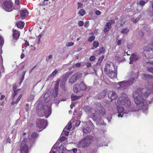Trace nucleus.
Returning <instances> with one entry per match:
<instances>
[{
  "label": "nucleus",
  "instance_id": "nucleus-27",
  "mask_svg": "<svg viewBox=\"0 0 153 153\" xmlns=\"http://www.w3.org/2000/svg\"><path fill=\"white\" fill-rule=\"evenodd\" d=\"M129 31V30L128 27L123 28L121 30V33L123 34H127Z\"/></svg>",
  "mask_w": 153,
  "mask_h": 153
},
{
  "label": "nucleus",
  "instance_id": "nucleus-20",
  "mask_svg": "<svg viewBox=\"0 0 153 153\" xmlns=\"http://www.w3.org/2000/svg\"><path fill=\"white\" fill-rule=\"evenodd\" d=\"M144 49L147 51H150L153 50V42H151L147 46L144 47Z\"/></svg>",
  "mask_w": 153,
  "mask_h": 153
},
{
  "label": "nucleus",
  "instance_id": "nucleus-10",
  "mask_svg": "<svg viewBox=\"0 0 153 153\" xmlns=\"http://www.w3.org/2000/svg\"><path fill=\"white\" fill-rule=\"evenodd\" d=\"M115 22L114 20H110L109 22L106 23L104 29L103 31L105 33L108 32L111 28L112 24H114Z\"/></svg>",
  "mask_w": 153,
  "mask_h": 153
},
{
  "label": "nucleus",
  "instance_id": "nucleus-31",
  "mask_svg": "<svg viewBox=\"0 0 153 153\" xmlns=\"http://www.w3.org/2000/svg\"><path fill=\"white\" fill-rule=\"evenodd\" d=\"M39 136V134L36 132H34L31 134L30 137L31 138H36Z\"/></svg>",
  "mask_w": 153,
  "mask_h": 153
},
{
  "label": "nucleus",
  "instance_id": "nucleus-35",
  "mask_svg": "<svg viewBox=\"0 0 153 153\" xmlns=\"http://www.w3.org/2000/svg\"><path fill=\"white\" fill-rule=\"evenodd\" d=\"M58 70L57 69L55 70L53 72L49 75L50 77H53L55 76V75L57 73Z\"/></svg>",
  "mask_w": 153,
  "mask_h": 153
},
{
  "label": "nucleus",
  "instance_id": "nucleus-45",
  "mask_svg": "<svg viewBox=\"0 0 153 153\" xmlns=\"http://www.w3.org/2000/svg\"><path fill=\"white\" fill-rule=\"evenodd\" d=\"M84 22L82 21H79L78 22V25L80 26H82L84 25Z\"/></svg>",
  "mask_w": 153,
  "mask_h": 153
},
{
  "label": "nucleus",
  "instance_id": "nucleus-49",
  "mask_svg": "<svg viewBox=\"0 0 153 153\" xmlns=\"http://www.w3.org/2000/svg\"><path fill=\"white\" fill-rule=\"evenodd\" d=\"M81 123V121L80 120H78L76 121V126H79Z\"/></svg>",
  "mask_w": 153,
  "mask_h": 153
},
{
  "label": "nucleus",
  "instance_id": "nucleus-29",
  "mask_svg": "<svg viewBox=\"0 0 153 153\" xmlns=\"http://www.w3.org/2000/svg\"><path fill=\"white\" fill-rule=\"evenodd\" d=\"M104 56H103L100 57L98 60V62L96 64L97 65L100 66L101 63L104 59Z\"/></svg>",
  "mask_w": 153,
  "mask_h": 153
},
{
  "label": "nucleus",
  "instance_id": "nucleus-57",
  "mask_svg": "<svg viewBox=\"0 0 153 153\" xmlns=\"http://www.w3.org/2000/svg\"><path fill=\"white\" fill-rule=\"evenodd\" d=\"M91 64L89 62H87L86 63V66L87 67H91Z\"/></svg>",
  "mask_w": 153,
  "mask_h": 153
},
{
  "label": "nucleus",
  "instance_id": "nucleus-13",
  "mask_svg": "<svg viewBox=\"0 0 153 153\" xmlns=\"http://www.w3.org/2000/svg\"><path fill=\"white\" fill-rule=\"evenodd\" d=\"M19 13L21 18L23 19H25L28 16V12L27 10L25 9L19 10Z\"/></svg>",
  "mask_w": 153,
  "mask_h": 153
},
{
  "label": "nucleus",
  "instance_id": "nucleus-26",
  "mask_svg": "<svg viewBox=\"0 0 153 153\" xmlns=\"http://www.w3.org/2000/svg\"><path fill=\"white\" fill-rule=\"evenodd\" d=\"M73 90L74 92L76 93H78L80 91L79 87V83H76L74 86Z\"/></svg>",
  "mask_w": 153,
  "mask_h": 153
},
{
  "label": "nucleus",
  "instance_id": "nucleus-32",
  "mask_svg": "<svg viewBox=\"0 0 153 153\" xmlns=\"http://www.w3.org/2000/svg\"><path fill=\"white\" fill-rule=\"evenodd\" d=\"M93 45L94 48H92V49H94V48L97 47L99 46V42L97 41H94L93 42Z\"/></svg>",
  "mask_w": 153,
  "mask_h": 153
},
{
  "label": "nucleus",
  "instance_id": "nucleus-9",
  "mask_svg": "<svg viewBox=\"0 0 153 153\" xmlns=\"http://www.w3.org/2000/svg\"><path fill=\"white\" fill-rule=\"evenodd\" d=\"M47 125L46 120L38 119L36 123V126L40 128H45Z\"/></svg>",
  "mask_w": 153,
  "mask_h": 153
},
{
  "label": "nucleus",
  "instance_id": "nucleus-47",
  "mask_svg": "<svg viewBox=\"0 0 153 153\" xmlns=\"http://www.w3.org/2000/svg\"><path fill=\"white\" fill-rule=\"evenodd\" d=\"M74 44V43L72 42H68V43L67 44V47L71 46H72Z\"/></svg>",
  "mask_w": 153,
  "mask_h": 153
},
{
  "label": "nucleus",
  "instance_id": "nucleus-61",
  "mask_svg": "<svg viewBox=\"0 0 153 153\" xmlns=\"http://www.w3.org/2000/svg\"><path fill=\"white\" fill-rule=\"evenodd\" d=\"M10 141H11L9 137H8V138H7V140L6 143H10Z\"/></svg>",
  "mask_w": 153,
  "mask_h": 153
},
{
  "label": "nucleus",
  "instance_id": "nucleus-42",
  "mask_svg": "<svg viewBox=\"0 0 153 153\" xmlns=\"http://www.w3.org/2000/svg\"><path fill=\"white\" fill-rule=\"evenodd\" d=\"M71 127H72V125H71V123H68V126L67 127H65V129L69 130L71 128Z\"/></svg>",
  "mask_w": 153,
  "mask_h": 153
},
{
  "label": "nucleus",
  "instance_id": "nucleus-1",
  "mask_svg": "<svg viewBox=\"0 0 153 153\" xmlns=\"http://www.w3.org/2000/svg\"><path fill=\"white\" fill-rule=\"evenodd\" d=\"M149 86L147 88H140L135 91L133 94L134 101L137 105L144 106L147 105L146 101L143 97L146 98L150 94L151 91H153V83H148Z\"/></svg>",
  "mask_w": 153,
  "mask_h": 153
},
{
  "label": "nucleus",
  "instance_id": "nucleus-55",
  "mask_svg": "<svg viewBox=\"0 0 153 153\" xmlns=\"http://www.w3.org/2000/svg\"><path fill=\"white\" fill-rule=\"evenodd\" d=\"M63 132L64 133V134L66 136L68 135L69 134V131L65 130H64Z\"/></svg>",
  "mask_w": 153,
  "mask_h": 153
},
{
  "label": "nucleus",
  "instance_id": "nucleus-21",
  "mask_svg": "<svg viewBox=\"0 0 153 153\" xmlns=\"http://www.w3.org/2000/svg\"><path fill=\"white\" fill-rule=\"evenodd\" d=\"M67 81V79L65 77L62 78L61 81L60 82V86L62 88H65V85Z\"/></svg>",
  "mask_w": 153,
  "mask_h": 153
},
{
  "label": "nucleus",
  "instance_id": "nucleus-53",
  "mask_svg": "<svg viewBox=\"0 0 153 153\" xmlns=\"http://www.w3.org/2000/svg\"><path fill=\"white\" fill-rule=\"evenodd\" d=\"M89 22L87 21H86L84 27H88L89 25Z\"/></svg>",
  "mask_w": 153,
  "mask_h": 153
},
{
  "label": "nucleus",
  "instance_id": "nucleus-56",
  "mask_svg": "<svg viewBox=\"0 0 153 153\" xmlns=\"http://www.w3.org/2000/svg\"><path fill=\"white\" fill-rule=\"evenodd\" d=\"M101 12L99 10H97L95 12V14L97 15H100L101 14Z\"/></svg>",
  "mask_w": 153,
  "mask_h": 153
},
{
  "label": "nucleus",
  "instance_id": "nucleus-62",
  "mask_svg": "<svg viewBox=\"0 0 153 153\" xmlns=\"http://www.w3.org/2000/svg\"><path fill=\"white\" fill-rule=\"evenodd\" d=\"M65 139V137H62L60 139V140L61 141H63Z\"/></svg>",
  "mask_w": 153,
  "mask_h": 153
},
{
  "label": "nucleus",
  "instance_id": "nucleus-15",
  "mask_svg": "<svg viewBox=\"0 0 153 153\" xmlns=\"http://www.w3.org/2000/svg\"><path fill=\"white\" fill-rule=\"evenodd\" d=\"M108 97L111 100L116 99L118 97L116 92L113 91H109L108 93Z\"/></svg>",
  "mask_w": 153,
  "mask_h": 153
},
{
  "label": "nucleus",
  "instance_id": "nucleus-16",
  "mask_svg": "<svg viewBox=\"0 0 153 153\" xmlns=\"http://www.w3.org/2000/svg\"><path fill=\"white\" fill-rule=\"evenodd\" d=\"M123 20H121L120 21H119L116 24V29L118 30H120L122 28V27H123V25L124 24V22H123Z\"/></svg>",
  "mask_w": 153,
  "mask_h": 153
},
{
  "label": "nucleus",
  "instance_id": "nucleus-52",
  "mask_svg": "<svg viewBox=\"0 0 153 153\" xmlns=\"http://www.w3.org/2000/svg\"><path fill=\"white\" fill-rule=\"evenodd\" d=\"M122 41L121 40H118L117 42V45H119L121 44Z\"/></svg>",
  "mask_w": 153,
  "mask_h": 153
},
{
  "label": "nucleus",
  "instance_id": "nucleus-11",
  "mask_svg": "<svg viewBox=\"0 0 153 153\" xmlns=\"http://www.w3.org/2000/svg\"><path fill=\"white\" fill-rule=\"evenodd\" d=\"M3 5L6 9H7L8 11H10L12 10H10L13 7V3L11 1H6L3 3Z\"/></svg>",
  "mask_w": 153,
  "mask_h": 153
},
{
  "label": "nucleus",
  "instance_id": "nucleus-48",
  "mask_svg": "<svg viewBox=\"0 0 153 153\" xmlns=\"http://www.w3.org/2000/svg\"><path fill=\"white\" fill-rule=\"evenodd\" d=\"M148 71L150 72L153 73V67H150L148 68Z\"/></svg>",
  "mask_w": 153,
  "mask_h": 153
},
{
  "label": "nucleus",
  "instance_id": "nucleus-25",
  "mask_svg": "<svg viewBox=\"0 0 153 153\" xmlns=\"http://www.w3.org/2000/svg\"><path fill=\"white\" fill-rule=\"evenodd\" d=\"M131 61L133 62L139 59L138 56L134 53L131 54V56L130 58Z\"/></svg>",
  "mask_w": 153,
  "mask_h": 153
},
{
  "label": "nucleus",
  "instance_id": "nucleus-24",
  "mask_svg": "<svg viewBox=\"0 0 153 153\" xmlns=\"http://www.w3.org/2000/svg\"><path fill=\"white\" fill-rule=\"evenodd\" d=\"M108 73H105L111 78L113 79L116 76V74L115 72L113 70L110 71V72H107Z\"/></svg>",
  "mask_w": 153,
  "mask_h": 153
},
{
  "label": "nucleus",
  "instance_id": "nucleus-3",
  "mask_svg": "<svg viewBox=\"0 0 153 153\" xmlns=\"http://www.w3.org/2000/svg\"><path fill=\"white\" fill-rule=\"evenodd\" d=\"M83 108L86 112L90 114V117L93 120L96 121L97 120L98 117L97 115L99 114V113L96 109L93 108H91L88 106H84Z\"/></svg>",
  "mask_w": 153,
  "mask_h": 153
},
{
  "label": "nucleus",
  "instance_id": "nucleus-51",
  "mask_svg": "<svg viewBox=\"0 0 153 153\" xmlns=\"http://www.w3.org/2000/svg\"><path fill=\"white\" fill-rule=\"evenodd\" d=\"M29 105L28 103L26 104L25 105V109L27 112L29 110Z\"/></svg>",
  "mask_w": 153,
  "mask_h": 153
},
{
  "label": "nucleus",
  "instance_id": "nucleus-60",
  "mask_svg": "<svg viewBox=\"0 0 153 153\" xmlns=\"http://www.w3.org/2000/svg\"><path fill=\"white\" fill-rule=\"evenodd\" d=\"M143 75H144V76L146 78L149 79V74H143Z\"/></svg>",
  "mask_w": 153,
  "mask_h": 153
},
{
  "label": "nucleus",
  "instance_id": "nucleus-2",
  "mask_svg": "<svg viewBox=\"0 0 153 153\" xmlns=\"http://www.w3.org/2000/svg\"><path fill=\"white\" fill-rule=\"evenodd\" d=\"M93 139L92 136H86L82 140L79 142L78 145V147L83 149L88 147L90 146Z\"/></svg>",
  "mask_w": 153,
  "mask_h": 153
},
{
  "label": "nucleus",
  "instance_id": "nucleus-7",
  "mask_svg": "<svg viewBox=\"0 0 153 153\" xmlns=\"http://www.w3.org/2000/svg\"><path fill=\"white\" fill-rule=\"evenodd\" d=\"M27 141V139L26 138H25L22 142L20 149L21 153H28V147L26 143Z\"/></svg>",
  "mask_w": 153,
  "mask_h": 153
},
{
  "label": "nucleus",
  "instance_id": "nucleus-18",
  "mask_svg": "<svg viewBox=\"0 0 153 153\" xmlns=\"http://www.w3.org/2000/svg\"><path fill=\"white\" fill-rule=\"evenodd\" d=\"M79 87L80 91H84L87 89V86L84 84V82H81L79 84Z\"/></svg>",
  "mask_w": 153,
  "mask_h": 153
},
{
  "label": "nucleus",
  "instance_id": "nucleus-17",
  "mask_svg": "<svg viewBox=\"0 0 153 153\" xmlns=\"http://www.w3.org/2000/svg\"><path fill=\"white\" fill-rule=\"evenodd\" d=\"M111 65L107 63L105 65V67L104 69V71L105 73H108L110 71H112Z\"/></svg>",
  "mask_w": 153,
  "mask_h": 153
},
{
  "label": "nucleus",
  "instance_id": "nucleus-33",
  "mask_svg": "<svg viewBox=\"0 0 153 153\" xmlns=\"http://www.w3.org/2000/svg\"><path fill=\"white\" fill-rule=\"evenodd\" d=\"M85 13V11L83 9H81L78 12V13L79 15L82 16H83Z\"/></svg>",
  "mask_w": 153,
  "mask_h": 153
},
{
  "label": "nucleus",
  "instance_id": "nucleus-6",
  "mask_svg": "<svg viewBox=\"0 0 153 153\" xmlns=\"http://www.w3.org/2000/svg\"><path fill=\"white\" fill-rule=\"evenodd\" d=\"M118 104L122 105H126L127 106L130 104V102L126 97L124 96H121L119 97L117 100Z\"/></svg>",
  "mask_w": 153,
  "mask_h": 153
},
{
  "label": "nucleus",
  "instance_id": "nucleus-58",
  "mask_svg": "<svg viewBox=\"0 0 153 153\" xmlns=\"http://www.w3.org/2000/svg\"><path fill=\"white\" fill-rule=\"evenodd\" d=\"M49 0H44L43 2V4L42 5V6L43 5H46L48 4L47 3H46V1H48Z\"/></svg>",
  "mask_w": 153,
  "mask_h": 153
},
{
  "label": "nucleus",
  "instance_id": "nucleus-46",
  "mask_svg": "<svg viewBox=\"0 0 153 153\" xmlns=\"http://www.w3.org/2000/svg\"><path fill=\"white\" fill-rule=\"evenodd\" d=\"M77 4H78V8H82V7L83 5L80 2H78Z\"/></svg>",
  "mask_w": 153,
  "mask_h": 153
},
{
  "label": "nucleus",
  "instance_id": "nucleus-63",
  "mask_svg": "<svg viewBox=\"0 0 153 153\" xmlns=\"http://www.w3.org/2000/svg\"><path fill=\"white\" fill-rule=\"evenodd\" d=\"M73 151L74 153H76L77 152V150L76 148H74L73 149Z\"/></svg>",
  "mask_w": 153,
  "mask_h": 153
},
{
  "label": "nucleus",
  "instance_id": "nucleus-44",
  "mask_svg": "<svg viewBox=\"0 0 153 153\" xmlns=\"http://www.w3.org/2000/svg\"><path fill=\"white\" fill-rule=\"evenodd\" d=\"M95 58L96 57L94 56H92L90 58L89 60L91 61H93L95 60Z\"/></svg>",
  "mask_w": 153,
  "mask_h": 153
},
{
  "label": "nucleus",
  "instance_id": "nucleus-22",
  "mask_svg": "<svg viewBox=\"0 0 153 153\" xmlns=\"http://www.w3.org/2000/svg\"><path fill=\"white\" fill-rule=\"evenodd\" d=\"M60 80L58 79L56 81V83L55 85L54 89L55 90V93L56 94H57L58 92L59 86V83Z\"/></svg>",
  "mask_w": 153,
  "mask_h": 153
},
{
  "label": "nucleus",
  "instance_id": "nucleus-28",
  "mask_svg": "<svg viewBox=\"0 0 153 153\" xmlns=\"http://www.w3.org/2000/svg\"><path fill=\"white\" fill-rule=\"evenodd\" d=\"M117 108L118 113H123L124 112V109L123 107L117 106Z\"/></svg>",
  "mask_w": 153,
  "mask_h": 153
},
{
  "label": "nucleus",
  "instance_id": "nucleus-41",
  "mask_svg": "<svg viewBox=\"0 0 153 153\" xmlns=\"http://www.w3.org/2000/svg\"><path fill=\"white\" fill-rule=\"evenodd\" d=\"M95 39V36H91L89 38L88 41L89 42H92Z\"/></svg>",
  "mask_w": 153,
  "mask_h": 153
},
{
  "label": "nucleus",
  "instance_id": "nucleus-59",
  "mask_svg": "<svg viewBox=\"0 0 153 153\" xmlns=\"http://www.w3.org/2000/svg\"><path fill=\"white\" fill-rule=\"evenodd\" d=\"M127 47L128 49H132L133 47L131 45L128 44L127 45Z\"/></svg>",
  "mask_w": 153,
  "mask_h": 153
},
{
  "label": "nucleus",
  "instance_id": "nucleus-40",
  "mask_svg": "<svg viewBox=\"0 0 153 153\" xmlns=\"http://www.w3.org/2000/svg\"><path fill=\"white\" fill-rule=\"evenodd\" d=\"M148 1V0H147V1L146 2H145L144 1L141 0L139 2L140 5V6H143L145 5V4Z\"/></svg>",
  "mask_w": 153,
  "mask_h": 153
},
{
  "label": "nucleus",
  "instance_id": "nucleus-64",
  "mask_svg": "<svg viewBox=\"0 0 153 153\" xmlns=\"http://www.w3.org/2000/svg\"><path fill=\"white\" fill-rule=\"evenodd\" d=\"M5 97V96L4 95H2L1 96L0 100H2L3 99H4V98Z\"/></svg>",
  "mask_w": 153,
  "mask_h": 153
},
{
  "label": "nucleus",
  "instance_id": "nucleus-37",
  "mask_svg": "<svg viewBox=\"0 0 153 153\" xmlns=\"http://www.w3.org/2000/svg\"><path fill=\"white\" fill-rule=\"evenodd\" d=\"M141 18V16H137L136 19L133 18L132 19V20L133 22L134 23H136L137 22L139 21V19Z\"/></svg>",
  "mask_w": 153,
  "mask_h": 153
},
{
  "label": "nucleus",
  "instance_id": "nucleus-30",
  "mask_svg": "<svg viewBox=\"0 0 153 153\" xmlns=\"http://www.w3.org/2000/svg\"><path fill=\"white\" fill-rule=\"evenodd\" d=\"M80 96H77L73 94L71 96V99L72 101H75L80 98Z\"/></svg>",
  "mask_w": 153,
  "mask_h": 153
},
{
  "label": "nucleus",
  "instance_id": "nucleus-43",
  "mask_svg": "<svg viewBox=\"0 0 153 153\" xmlns=\"http://www.w3.org/2000/svg\"><path fill=\"white\" fill-rule=\"evenodd\" d=\"M4 40L2 36H0V45H2L4 44Z\"/></svg>",
  "mask_w": 153,
  "mask_h": 153
},
{
  "label": "nucleus",
  "instance_id": "nucleus-36",
  "mask_svg": "<svg viewBox=\"0 0 153 153\" xmlns=\"http://www.w3.org/2000/svg\"><path fill=\"white\" fill-rule=\"evenodd\" d=\"M34 95L31 94L27 99V101L29 102L33 101L34 99Z\"/></svg>",
  "mask_w": 153,
  "mask_h": 153
},
{
  "label": "nucleus",
  "instance_id": "nucleus-34",
  "mask_svg": "<svg viewBox=\"0 0 153 153\" xmlns=\"http://www.w3.org/2000/svg\"><path fill=\"white\" fill-rule=\"evenodd\" d=\"M20 89H17L16 90L14 91V93L12 94V98L13 100L15 96L18 94V93L19 92V91Z\"/></svg>",
  "mask_w": 153,
  "mask_h": 153
},
{
  "label": "nucleus",
  "instance_id": "nucleus-8",
  "mask_svg": "<svg viewBox=\"0 0 153 153\" xmlns=\"http://www.w3.org/2000/svg\"><path fill=\"white\" fill-rule=\"evenodd\" d=\"M82 74L76 73L72 76L69 79V82L71 84L75 83L77 80L81 78Z\"/></svg>",
  "mask_w": 153,
  "mask_h": 153
},
{
  "label": "nucleus",
  "instance_id": "nucleus-14",
  "mask_svg": "<svg viewBox=\"0 0 153 153\" xmlns=\"http://www.w3.org/2000/svg\"><path fill=\"white\" fill-rule=\"evenodd\" d=\"M96 109L102 115H104L105 114L106 111L104 108L100 104H97Z\"/></svg>",
  "mask_w": 153,
  "mask_h": 153
},
{
  "label": "nucleus",
  "instance_id": "nucleus-38",
  "mask_svg": "<svg viewBox=\"0 0 153 153\" xmlns=\"http://www.w3.org/2000/svg\"><path fill=\"white\" fill-rule=\"evenodd\" d=\"M99 54H100L101 53H104L105 52V49L103 47H102L99 50Z\"/></svg>",
  "mask_w": 153,
  "mask_h": 153
},
{
  "label": "nucleus",
  "instance_id": "nucleus-50",
  "mask_svg": "<svg viewBox=\"0 0 153 153\" xmlns=\"http://www.w3.org/2000/svg\"><path fill=\"white\" fill-rule=\"evenodd\" d=\"M22 94H21L18 97V98H17V100H16V102H18L20 100V99H21V98H22Z\"/></svg>",
  "mask_w": 153,
  "mask_h": 153
},
{
  "label": "nucleus",
  "instance_id": "nucleus-4",
  "mask_svg": "<svg viewBox=\"0 0 153 153\" xmlns=\"http://www.w3.org/2000/svg\"><path fill=\"white\" fill-rule=\"evenodd\" d=\"M51 111L48 106L44 105L42 109L38 112V114L40 117H43L44 116L46 118H47L51 115Z\"/></svg>",
  "mask_w": 153,
  "mask_h": 153
},
{
  "label": "nucleus",
  "instance_id": "nucleus-54",
  "mask_svg": "<svg viewBox=\"0 0 153 153\" xmlns=\"http://www.w3.org/2000/svg\"><path fill=\"white\" fill-rule=\"evenodd\" d=\"M15 4L17 5H19L20 4L19 0H15Z\"/></svg>",
  "mask_w": 153,
  "mask_h": 153
},
{
  "label": "nucleus",
  "instance_id": "nucleus-39",
  "mask_svg": "<svg viewBox=\"0 0 153 153\" xmlns=\"http://www.w3.org/2000/svg\"><path fill=\"white\" fill-rule=\"evenodd\" d=\"M83 131L84 133H89L91 131L90 129H89V128L88 127L86 128H83Z\"/></svg>",
  "mask_w": 153,
  "mask_h": 153
},
{
  "label": "nucleus",
  "instance_id": "nucleus-23",
  "mask_svg": "<svg viewBox=\"0 0 153 153\" xmlns=\"http://www.w3.org/2000/svg\"><path fill=\"white\" fill-rule=\"evenodd\" d=\"M107 93L106 91L104 90L101 92L99 94L98 96V99H101L104 98L106 95Z\"/></svg>",
  "mask_w": 153,
  "mask_h": 153
},
{
  "label": "nucleus",
  "instance_id": "nucleus-19",
  "mask_svg": "<svg viewBox=\"0 0 153 153\" xmlns=\"http://www.w3.org/2000/svg\"><path fill=\"white\" fill-rule=\"evenodd\" d=\"M16 25L18 28L22 29L24 27L25 23L22 21H19L16 23Z\"/></svg>",
  "mask_w": 153,
  "mask_h": 153
},
{
  "label": "nucleus",
  "instance_id": "nucleus-12",
  "mask_svg": "<svg viewBox=\"0 0 153 153\" xmlns=\"http://www.w3.org/2000/svg\"><path fill=\"white\" fill-rule=\"evenodd\" d=\"M12 36L13 39L15 40H17L19 38L20 35V32L16 29H15L14 28L12 29Z\"/></svg>",
  "mask_w": 153,
  "mask_h": 153
},
{
  "label": "nucleus",
  "instance_id": "nucleus-5",
  "mask_svg": "<svg viewBox=\"0 0 153 153\" xmlns=\"http://www.w3.org/2000/svg\"><path fill=\"white\" fill-rule=\"evenodd\" d=\"M134 78H132L128 80L119 82L117 85H119L118 88L125 89L127 86L132 84L134 80Z\"/></svg>",
  "mask_w": 153,
  "mask_h": 153
}]
</instances>
